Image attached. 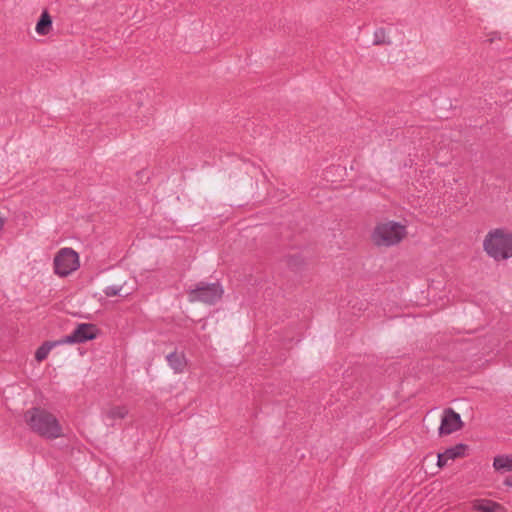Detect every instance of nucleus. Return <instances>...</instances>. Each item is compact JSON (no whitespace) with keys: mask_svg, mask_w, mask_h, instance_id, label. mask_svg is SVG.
Returning <instances> with one entry per match:
<instances>
[{"mask_svg":"<svg viewBox=\"0 0 512 512\" xmlns=\"http://www.w3.org/2000/svg\"><path fill=\"white\" fill-rule=\"evenodd\" d=\"M24 419L30 429L46 439H57L63 436L58 419L42 408H31L24 413Z\"/></svg>","mask_w":512,"mask_h":512,"instance_id":"1","label":"nucleus"},{"mask_svg":"<svg viewBox=\"0 0 512 512\" xmlns=\"http://www.w3.org/2000/svg\"><path fill=\"white\" fill-rule=\"evenodd\" d=\"M483 248L496 261L511 258L512 233L500 228L489 231L483 241Z\"/></svg>","mask_w":512,"mask_h":512,"instance_id":"2","label":"nucleus"},{"mask_svg":"<svg viewBox=\"0 0 512 512\" xmlns=\"http://www.w3.org/2000/svg\"><path fill=\"white\" fill-rule=\"evenodd\" d=\"M406 236V226L391 220L378 223L371 234V240L377 247L387 248L398 245Z\"/></svg>","mask_w":512,"mask_h":512,"instance_id":"3","label":"nucleus"},{"mask_svg":"<svg viewBox=\"0 0 512 512\" xmlns=\"http://www.w3.org/2000/svg\"><path fill=\"white\" fill-rule=\"evenodd\" d=\"M224 290L220 283L199 282L188 292L190 302H203L213 305L223 296Z\"/></svg>","mask_w":512,"mask_h":512,"instance_id":"4","label":"nucleus"},{"mask_svg":"<svg viewBox=\"0 0 512 512\" xmlns=\"http://www.w3.org/2000/svg\"><path fill=\"white\" fill-rule=\"evenodd\" d=\"M54 273L66 277L79 268V256L72 248H62L54 257Z\"/></svg>","mask_w":512,"mask_h":512,"instance_id":"5","label":"nucleus"},{"mask_svg":"<svg viewBox=\"0 0 512 512\" xmlns=\"http://www.w3.org/2000/svg\"><path fill=\"white\" fill-rule=\"evenodd\" d=\"M98 329L96 325L90 323H81L70 334L60 339V343L73 344L84 343L97 337Z\"/></svg>","mask_w":512,"mask_h":512,"instance_id":"6","label":"nucleus"},{"mask_svg":"<svg viewBox=\"0 0 512 512\" xmlns=\"http://www.w3.org/2000/svg\"><path fill=\"white\" fill-rule=\"evenodd\" d=\"M462 425L463 422L461 420L460 414L455 412L452 408H447L443 412L438 431L440 435H449L461 429Z\"/></svg>","mask_w":512,"mask_h":512,"instance_id":"7","label":"nucleus"},{"mask_svg":"<svg viewBox=\"0 0 512 512\" xmlns=\"http://www.w3.org/2000/svg\"><path fill=\"white\" fill-rule=\"evenodd\" d=\"M126 406H111L104 411L103 416L106 421H111L109 425H113L116 420L124 419L128 415Z\"/></svg>","mask_w":512,"mask_h":512,"instance_id":"8","label":"nucleus"},{"mask_svg":"<svg viewBox=\"0 0 512 512\" xmlns=\"http://www.w3.org/2000/svg\"><path fill=\"white\" fill-rule=\"evenodd\" d=\"M493 468L499 472H512V454H501L494 457Z\"/></svg>","mask_w":512,"mask_h":512,"instance_id":"9","label":"nucleus"},{"mask_svg":"<svg viewBox=\"0 0 512 512\" xmlns=\"http://www.w3.org/2000/svg\"><path fill=\"white\" fill-rule=\"evenodd\" d=\"M166 360L169 366L176 372L180 373L183 371L186 361L183 354H179L176 351L171 352L166 356Z\"/></svg>","mask_w":512,"mask_h":512,"instance_id":"10","label":"nucleus"},{"mask_svg":"<svg viewBox=\"0 0 512 512\" xmlns=\"http://www.w3.org/2000/svg\"><path fill=\"white\" fill-rule=\"evenodd\" d=\"M474 508L481 512H498L502 509V506L488 499H479L474 502Z\"/></svg>","mask_w":512,"mask_h":512,"instance_id":"11","label":"nucleus"},{"mask_svg":"<svg viewBox=\"0 0 512 512\" xmlns=\"http://www.w3.org/2000/svg\"><path fill=\"white\" fill-rule=\"evenodd\" d=\"M51 28H52V19H51L50 15L48 14V12L44 11L41 14V16L36 24L35 30L39 35L44 36L50 32Z\"/></svg>","mask_w":512,"mask_h":512,"instance_id":"12","label":"nucleus"},{"mask_svg":"<svg viewBox=\"0 0 512 512\" xmlns=\"http://www.w3.org/2000/svg\"><path fill=\"white\" fill-rule=\"evenodd\" d=\"M63 343H60V339L57 341H46L44 342L35 352V359L38 362H41L45 360L51 351L52 348L56 347L57 345H62Z\"/></svg>","mask_w":512,"mask_h":512,"instance_id":"13","label":"nucleus"},{"mask_svg":"<svg viewBox=\"0 0 512 512\" xmlns=\"http://www.w3.org/2000/svg\"><path fill=\"white\" fill-rule=\"evenodd\" d=\"M467 446L465 444H457L453 447H450L444 451L446 459L454 460L456 458L464 456V452Z\"/></svg>","mask_w":512,"mask_h":512,"instance_id":"14","label":"nucleus"},{"mask_svg":"<svg viewBox=\"0 0 512 512\" xmlns=\"http://www.w3.org/2000/svg\"><path fill=\"white\" fill-rule=\"evenodd\" d=\"M391 43L392 41L387 36L384 28H378L375 30L373 39L374 45H390Z\"/></svg>","mask_w":512,"mask_h":512,"instance_id":"15","label":"nucleus"},{"mask_svg":"<svg viewBox=\"0 0 512 512\" xmlns=\"http://www.w3.org/2000/svg\"><path fill=\"white\" fill-rule=\"evenodd\" d=\"M122 290L121 285H111L107 286L103 292L107 297H113L120 294V291Z\"/></svg>","mask_w":512,"mask_h":512,"instance_id":"16","label":"nucleus"},{"mask_svg":"<svg viewBox=\"0 0 512 512\" xmlns=\"http://www.w3.org/2000/svg\"><path fill=\"white\" fill-rule=\"evenodd\" d=\"M448 461H449V459H446V456H445L444 452L438 454V456H437V466L439 468L444 467L447 464Z\"/></svg>","mask_w":512,"mask_h":512,"instance_id":"17","label":"nucleus"},{"mask_svg":"<svg viewBox=\"0 0 512 512\" xmlns=\"http://www.w3.org/2000/svg\"><path fill=\"white\" fill-rule=\"evenodd\" d=\"M504 485L509 486V487H512V480H511V479H508V478H507V479H505V480H504Z\"/></svg>","mask_w":512,"mask_h":512,"instance_id":"18","label":"nucleus"}]
</instances>
